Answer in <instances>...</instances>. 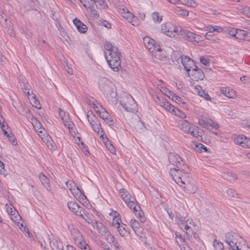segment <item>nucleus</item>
<instances>
[{
	"instance_id": "10",
	"label": "nucleus",
	"mask_w": 250,
	"mask_h": 250,
	"mask_svg": "<svg viewBox=\"0 0 250 250\" xmlns=\"http://www.w3.org/2000/svg\"><path fill=\"white\" fill-rule=\"evenodd\" d=\"M198 124L204 128L211 130L213 128L217 129L219 125L214 123L208 115H201L198 120Z\"/></svg>"
},
{
	"instance_id": "29",
	"label": "nucleus",
	"mask_w": 250,
	"mask_h": 250,
	"mask_svg": "<svg viewBox=\"0 0 250 250\" xmlns=\"http://www.w3.org/2000/svg\"><path fill=\"white\" fill-rule=\"evenodd\" d=\"M79 202L83 206L87 207L89 206V202L86 197L83 194L82 190L79 188Z\"/></svg>"
},
{
	"instance_id": "35",
	"label": "nucleus",
	"mask_w": 250,
	"mask_h": 250,
	"mask_svg": "<svg viewBox=\"0 0 250 250\" xmlns=\"http://www.w3.org/2000/svg\"><path fill=\"white\" fill-rule=\"evenodd\" d=\"M69 209L74 214L77 215L78 211V204L77 203L73 201H70L67 204Z\"/></svg>"
},
{
	"instance_id": "28",
	"label": "nucleus",
	"mask_w": 250,
	"mask_h": 250,
	"mask_svg": "<svg viewBox=\"0 0 250 250\" xmlns=\"http://www.w3.org/2000/svg\"><path fill=\"white\" fill-rule=\"evenodd\" d=\"M225 29L224 27L217 25H208L207 26V30L209 32L212 33L217 32L218 33H224Z\"/></svg>"
},
{
	"instance_id": "14",
	"label": "nucleus",
	"mask_w": 250,
	"mask_h": 250,
	"mask_svg": "<svg viewBox=\"0 0 250 250\" xmlns=\"http://www.w3.org/2000/svg\"><path fill=\"white\" fill-rule=\"evenodd\" d=\"M120 222H121L120 218L115 216L113 219L112 225L118 229V231L121 236H125L128 235L129 231L125 228V225L122 224L121 225L120 224Z\"/></svg>"
},
{
	"instance_id": "37",
	"label": "nucleus",
	"mask_w": 250,
	"mask_h": 250,
	"mask_svg": "<svg viewBox=\"0 0 250 250\" xmlns=\"http://www.w3.org/2000/svg\"><path fill=\"white\" fill-rule=\"evenodd\" d=\"M79 148H81V150L85 156H90V152L89 150V148L83 142L79 143Z\"/></svg>"
},
{
	"instance_id": "18",
	"label": "nucleus",
	"mask_w": 250,
	"mask_h": 250,
	"mask_svg": "<svg viewBox=\"0 0 250 250\" xmlns=\"http://www.w3.org/2000/svg\"><path fill=\"white\" fill-rule=\"evenodd\" d=\"M154 57L160 60H163L166 58V53L165 50H163L159 45H155L154 49L150 51Z\"/></svg>"
},
{
	"instance_id": "47",
	"label": "nucleus",
	"mask_w": 250,
	"mask_h": 250,
	"mask_svg": "<svg viewBox=\"0 0 250 250\" xmlns=\"http://www.w3.org/2000/svg\"><path fill=\"white\" fill-rule=\"evenodd\" d=\"M58 30L60 32V35L62 37L64 38V40H67V39L69 37L67 36L66 33L63 27L61 25V24L58 22Z\"/></svg>"
},
{
	"instance_id": "8",
	"label": "nucleus",
	"mask_w": 250,
	"mask_h": 250,
	"mask_svg": "<svg viewBox=\"0 0 250 250\" xmlns=\"http://www.w3.org/2000/svg\"><path fill=\"white\" fill-rule=\"evenodd\" d=\"M124 202L125 203L127 207L133 211V212L137 218H139L140 221L142 223H144L146 221V218L144 216V213L141 210L135 198L134 197V201L128 199L126 200V201Z\"/></svg>"
},
{
	"instance_id": "17",
	"label": "nucleus",
	"mask_w": 250,
	"mask_h": 250,
	"mask_svg": "<svg viewBox=\"0 0 250 250\" xmlns=\"http://www.w3.org/2000/svg\"><path fill=\"white\" fill-rule=\"evenodd\" d=\"M190 77H191V79L195 81H198L199 80H202L205 77V75L203 70L198 68L196 66L193 70L190 72Z\"/></svg>"
},
{
	"instance_id": "51",
	"label": "nucleus",
	"mask_w": 250,
	"mask_h": 250,
	"mask_svg": "<svg viewBox=\"0 0 250 250\" xmlns=\"http://www.w3.org/2000/svg\"><path fill=\"white\" fill-rule=\"evenodd\" d=\"M87 30V26L79 20V33H85Z\"/></svg>"
},
{
	"instance_id": "6",
	"label": "nucleus",
	"mask_w": 250,
	"mask_h": 250,
	"mask_svg": "<svg viewBox=\"0 0 250 250\" xmlns=\"http://www.w3.org/2000/svg\"><path fill=\"white\" fill-rule=\"evenodd\" d=\"M181 28V26H176L171 22H167L162 25L161 30L165 35L171 38H177Z\"/></svg>"
},
{
	"instance_id": "40",
	"label": "nucleus",
	"mask_w": 250,
	"mask_h": 250,
	"mask_svg": "<svg viewBox=\"0 0 250 250\" xmlns=\"http://www.w3.org/2000/svg\"><path fill=\"white\" fill-rule=\"evenodd\" d=\"M225 32H228L231 36L235 38L237 29L231 27H224Z\"/></svg>"
},
{
	"instance_id": "12",
	"label": "nucleus",
	"mask_w": 250,
	"mask_h": 250,
	"mask_svg": "<svg viewBox=\"0 0 250 250\" xmlns=\"http://www.w3.org/2000/svg\"><path fill=\"white\" fill-rule=\"evenodd\" d=\"M182 37L190 42H198L200 41V36L186 29L181 28L179 37Z\"/></svg>"
},
{
	"instance_id": "45",
	"label": "nucleus",
	"mask_w": 250,
	"mask_h": 250,
	"mask_svg": "<svg viewBox=\"0 0 250 250\" xmlns=\"http://www.w3.org/2000/svg\"><path fill=\"white\" fill-rule=\"evenodd\" d=\"M213 247L215 250H223L224 246L223 243L215 239L213 241Z\"/></svg>"
},
{
	"instance_id": "48",
	"label": "nucleus",
	"mask_w": 250,
	"mask_h": 250,
	"mask_svg": "<svg viewBox=\"0 0 250 250\" xmlns=\"http://www.w3.org/2000/svg\"><path fill=\"white\" fill-rule=\"evenodd\" d=\"M117 11L120 15H123L125 13H129V11L127 8L123 4L119 5L117 8Z\"/></svg>"
},
{
	"instance_id": "60",
	"label": "nucleus",
	"mask_w": 250,
	"mask_h": 250,
	"mask_svg": "<svg viewBox=\"0 0 250 250\" xmlns=\"http://www.w3.org/2000/svg\"><path fill=\"white\" fill-rule=\"evenodd\" d=\"M23 85L21 84V86L22 89L23 90H30V88H31L30 84L27 83V82H22Z\"/></svg>"
},
{
	"instance_id": "31",
	"label": "nucleus",
	"mask_w": 250,
	"mask_h": 250,
	"mask_svg": "<svg viewBox=\"0 0 250 250\" xmlns=\"http://www.w3.org/2000/svg\"><path fill=\"white\" fill-rule=\"evenodd\" d=\"M160 105L164 107L167 111L173 113L175 108L169 102L167 101H162L160 103Z\"/></svg>"
},
{
	"instance_id": "13",
	"label": "nucleus",
	"mask_w": 250,
	"mask_h": 250,
	"mask_svg": "<svg viewBox=\"0 0 250 250\" xmlns=\"http://www.w3.org/2000/svg\"><path fill=\"white\" fill-rule=\"evenodd\" d=\"M66 116L61 119L65 126L67 127L69 132L71 134L72 136L74 138L75 141L76 142L77 139H78V137H76L77 129L75 127L74 125L69 119V114H65Z\"/></svg>"
},
{
	"instance_id": "56",
	"label": "nucleus",
	"mask_w": 250,
	"mask_h": 250,
	"mask_svg": "<svg viewBox=\"0 0 250 250\" xmlns=\"http://www.w3.org/2000/svg\"><path fill=\"white\" fill-rule=\"evenodd\" d=\"M130 223L131 226L132 228L133 229V230L141 227L138 221H137L134 219H131L130 220Z\"/></svg>"
},
{
	"instance_id": "53",
	"label": "nucleus",
	"mask_w": 250,
	"mask_h": 250,
	"mask_svg": "<svg viewBox=\"0 0 250 250\" xmlns=\"http://www.w3.org/2000/svg\"><path fill=\"white\" fill-rule=\"evenodd\" d=\"M245 16H248V14H250V7L249 6H245L242 7L240 10V13Z\"/></svg>"
},
{
	"instance_id": "57",
	"label": "nucleus",
	"mask_w": 250,
	"mask_h": 250,
	"mask_svg": "<svg viewBox=\"0 0 250 250\" xmlns=\"http://www.w3.org/2000/svg\"><path fill=\"white\" fill-rule=\"evenodd\" d=\"M191 59L187 56H181L180 61L182 62L184 66L189 62Z\"/></svg>"
},
{
	"instance_id": "32",
	"label": "nucleus",
	"mask_w": 250,
	"mask_h": 250,
	"mask_svg": "<svg viewBox=\"0 0 250 250\" xmlns=\"http://www.w3.org/2000/svg\"><path fill=\"white\" fill-rule=\"evenodd\" d=\"M176 236V241L179 247H182V245H184L186 242V239L181 234L176 232L175 233Z\"/></svg>"
},
{
	"instance_id": "30",
	"label": "nucleus",
	"mask_w": 250,
	"mask_h": 250,
	"mask_svg": "<svg viewBox=\"0 0 250 250\" xmlns=\"http://www.w3.org/2000/svg\"><path fill=\"white\" fill-rule=\"evenodd\" d=\"M126 20L133 26H137L141 22L138 17H123Z\"/></svg>"
},
{
	"instance_id": "2",
	"label": "nucleus",
	"mask_w": 250,
	"mask_h": 250,
	"mask_svg": "<svg viewBox=\"0 0 250 250\" xmlns=\"http://www.w3.org/2000/svg\"><path fill=\"white\" fill-rule=\"evenodd\" d=\"M175 219L179 226L186 232L191 242L194 243L195 240L198 239L199 235L197 233L198 227L192 219H187L186 216L180 214H176Z\"/></svg>"
},
{
	"instance_id": "46",
	"label": "nucleus",
	"mask_w": 250,
	"mask_h": 250,
	"mask_svg": "<svg viewBox=\"0 0 250 250\" xmlns=\"http://www.w3.org/2000/svg\"><path fill=\"white\" fill-rule=\"evenodd\" d=\"M176 14L178 16H188L189 12L187 10H184L181 7H177L176 9Z\"/></svg>"
},
{
	"instance_id": "11",
	"label": "nucleus",
	"mask_w": 250,
	"mask_h": 250,
	"mask_svg": "<svg viewBox=\"0 0 250 250\" xmlns=\"http://www.w3.org/2000/svg\"><path fill=\"white\" fill-rule=\"evenodd\" d=\"M120 103L124 109L128 112L135 113L138 111L137 104L133 97L130 95L127 96L125 101H120Z\"/></svg>"
},
{
	"instance_id": "4",
	"label": "nucleus",
	"mask_w": 250,
	"mask_h": 250,
	"mask_svg": "<svg viewBox=\"0 0 250 250\" xmlns=\"http://www.w3.org/2000/svg\"><path fill=\"white\" fill-rule=\"evenodd\" d=\"M179 127L185 133L192 135L199 141L202 140V136L204 134L203 129L196 125L190 124L187 120H182L179 122Z\"/></svg>"
},
{
	"instance_id": "38",
	"label": "nucleus",
	"mask_w": 250,
	"mask_h": 250,
	"mask_svg": "<svg viewBox=\"0 0 250 250\" xmlns=\"http://www.w3.org/2000/svg\"><path fill=\"white\" fill-rule=\"evenodd\" d=\"M201 88V87L200 86H199V88L196 87V89L198 93V95L201 97H204L207 101H211V98L208 93L204 90L201 89V90H199V89Z\"/></svg>"
},
{
	"instance_id": "62",
	"label": "nucleus",
	"mask_w": 250,
	"mask_h": 250,
	"mask_svg": "<svg viewBox=\"0 0 250 250\" xmlns=\"http://www.w3.org/2000/svg\"><path fill=\"white\" fill-rule=\"evenodd\" d=\"M46 145L50 149H55L56 146L52 140H48L46 142Z\"/></svg>"
},
{
	"instance_id": "59",
	"label": "nucleus",
	"mask_w": 250,
	"mask_h": 250,
	"mask_svg": "<svg viewBox=\"0 0 250 250\" xmlns=\"http://www.w3.org/2000/svg\"><path fill=\"white\" fill-rule=\"evenodd\" d=\"M82 219L84 220L87 223L91 224V225H92L93 223L95 221L88 214L85 215V216H83V218Z\"/></svg>"
},
{
	"instance_id": "43",
	"label": "nucleus",
	"mask_w": 250,
	"mask_h": 250,
	"mask_svg": "<svg viewBox=\"0 0 250 250\" xmlns=\"http://www.w3.org/2000/svg\"><path fill=\"white\" fill-rule=\"evenodd\" d=\"M82 50H83L86 54H87V56L92 59V55L91 53V51L90 50V47L88 46V44L87 42H84L83 44H82Z\"/></svg>"
},
{
	"instance_id": "55",
	"label": "nucleus",
	"mask_w": 250,
	"mask_h": 250,
	"mask_svg": "<svg viewBox=\"0 0 250 250\" xmlns=\"http://www.w3.org/2000/svg\"><path fill=\"white\" fill-rule=\"evenodd\" d=\"M173 113H174L176 116L180 117L182 119L186 118V114L177 108H175L174 109V111H173Z\"/></svg>"
},
{
	"instance_id": "1",
	"label": "nucleus",
	"mask_w": 250,
	"mask_h": 250,
	"mask_svg": "<svg viewBox=\"0 0 250 250\" xmlns=\"http://www.w3.org/2000/svg\"><path fill=\"white\" fill-rule=\"evenodd\" d=\"M105 50L104 56L108 65L114 71L118 72L121 66V53L117 47L113 45L108 41L104 43Z\"/></svg>"
},
{
	"instance_id": "21",
	"label": "nucleus",
	"mask_w": 250,
	"mask_h": 250,
	"mask_svg": "<svg viewBox=\"0 0 250 250\" xmlns=\"http://www.w3.org/2000/svg\"><path fill=\"white\" fill-rule=\"evenodd\" d=\"M143 42L145 45L149 50L150 52L151 50L154 49V47L155 46V45H157V44H155L154 40L148 37H146L144 38Z\"/></svg>"
},
{
	"instance_id": "33",
	"label": "nucleus",
	"mask_w": 250,
	"mask_h": 250,
	"mask_svg": "<svg viewBox=\"0 0 250 250\" xmlns=\"http://www.w3.org/2000/svg\"><path fill=\"white\" fill-rule=\"evenodd\" d=\"M196 66V65H195V63L192 60L189 61V62L185 65L184 68L188 72V76L189 77H190V72H191Z\"/></svg>"
},
{
	"instance_id": "41",
	"label": "nucleus",
	"mask_w": 250,
	"mask_h": 250,
	"mask_svg": "<svg viewBox=\"0 0 250 250\" xmlns=\"http://www.w3.org/2000/svg\"><path fill=\"white\" fill-rule=\"evenodd\" d=\"M180 3L188 6L195 7L197 4L194 0H180Z\"/></svg>"
},
{
	"instance_id": "36",
	"label": "nucleus",
	"mask_w": 250,
	"mask_h": 250,
	"mask_svg": "<svg viewBox=\"0 0 250 250\" xmlns=\"http://www.w3.org/2000/svg\"><path fill=\"white\" fill-rule=\"evenodd\" d=\"M32 94H33L32 92ZM28 98L30 100V103L33 106L38 109H40L41 108L40 102L36 98V96L35 95L32 94V97H28Z\"/></svg>"
},
{
	"instance_id": "9",
	"label": "nucleus",
	"mask_w": 250,
	"mask_h": 250,
	"mask_svg": "<svg viewBox=\"0 0 250 250\" xmlns=\"http://www.w3.org/2000/svg\"><path fill=\"white\" fill-rule=\"evenodd\" d=\"M176 167L170 168L169 174L177 183V182H180L179 179L182 177L183 174H184L185 176H188L189 169L187 166Z\"/></svg>"
},
{
	"instance_id": "15",
	"label": "nucleus",
	"mask_w": 250,
	"mask_h": 250,
	"mask_svg": "<svg viewBox=\"0 0 250 250\" xmlns=\"http://www.w3.org/2000/svg\"><path fill=\"white\" fill-rule=\"evenodd\" d=\"M168 160L171 164L176 167L186 166L181 157L177 153H170Z\"/></svg>"
},
{
	"instance_id": "16",
	"label": "nucleus",
	"mask_w": 250,
	"mask_h": 250,
	"mask_svg": "<svg viewBox=\"0 0 250 250\" xmlns=\"http://www.w3.org/2000/svg\"><path fill=\"white\" fill-rule=\"evenodd\" d=\"M5 207L7 212L11 216V219L13 221L16 222L20 219H21V216L19 214V213L16 211L15 208H14L12 205H8L7 204H6Z\"/></svg>"
},
{
	"instance_id": "23",
	"label": "nucleus",
	"mask_w": 250,
	"mask_h": 250,
	"mask_svg": "<svg viewBox=\"0 0 250 250\" xmlns=\"http://www.w3.org/2000/svg\"><path fill=\"white\" fill-rule=\"evenodd\" d=\"M250 38V35L248 34L247 31L237 29L235 39L239 40H244L245 39L248 40Z\"/></svg>"
},
{
	"instance_id": "44",
	"label": "nucleus",
	"mask_w": 250,
	"mask_h": 250,
	"mask_svg": "<svg viewBox=\"0 0 250 250\" xmlns=\"http://www.w3.org/2000/svg\"><path fill=\"white\" fill-rule=\"evenodd\" d=\"M195 150L200 152H205L208 151L207 148L203 144L199 143L195 145Z\"/></svg>"
},
{
	"instance_id": "3",
	"label": "nucleus",
	"mask_w": 250,
	"mask_h": 250,
	"mask_svg": "<svg viewBox=\"0 0 250 250\" xmlns=\"http://www.w3.org/2000/svg\"><path fill=\"white\" fill-rule=\"evenodd\" d=\"M99 87L109 102L116 104L118 101L115 84L105 77L100 78L98 81Z\"/></svg>"
},
{
	"instance_id": "52",
	"label": "nucleus",
	"mask_w": 250,
	"mask_h": 250,
	"mask_svg": "<svg viewBox=\"0 0 250 250\" xmlns=\"http://www.w3.org/2000/svg\"><path fill=\"white\" fill-rule=\"evenodd\" d=\"M97 23L99 25L104 26L107 28H111V24L107 21L104 20L103 19L98 20V21H97Z\"/></svg>"
},
{
	"instance_id": "63",
	"label": "nucleus",
	"mask_w": 250,
	"mask_h": 250,
	"mask_svg": "<svg viewBox=\"0 0 250 250\" xmlns=\"http://www.w3.org/2000/svg\"><path fill=\"white\" fill-rule=\"evenodd\" d=\"M181 57V56H180L179 55L178 56L176 55V53H173L171 56V58H172L173 62H174V61L177 62L178 63L180 61Z\"/></svg>"
},
{
	"instance_id": "61",
	"label": "nucleus",
	"mask_w": 250,
	"mask_h": 250,
	"mask_svg": "<svg viewBox=\"0 0 250 250\" xmlns=\"http://www.w3.org/2000/svg\"><path fill=\"white\" fill-rule=\"evenodd\" d=\"M143 230H144V229L141 227H140L138 228L137 229H136L134 230L136 234L141 237H142Z\"/></svg>"
},
{
	"instance_id": "64",
	"label": "nucleus",
	"mask_w": 250,
	"mask_h": 250,
	"mask_svg": "<svg viewBox=\"0 0 250 250\" xmlns=\"http://www.w3.org/2000/svg\"><path fill=\"white\" fill-rule=\"evenodd\" d=\"M79 209V218H81L83 219V217L85 216V215H87V214L86 213L85 210L84 208H81L80 206Z\"/></svg>"
},
{
	"instance_id": "50",
	"label": "nucleus",
	"mask_w": 250,
	"mask_h": 250,
	"mask_svg": "<svg viewBox=\"0 0 250 250\" xmlns=\"http://www.w3.org/2000/svg\"><path fill=\"white\" fill-rule=\"evenodd\" d=\"M88 244L83 240V236H79V248L83 250V249H84L85 247L88 246Z\"/></svg>"
},
{
	"instance_id": "54",
	"label": "nucleus",
	"mask_w": 250,
	"mask_h": 250,
	"mask_svg": "<svg viewBox=\"0 0 250 250\" xmlns=\"http://www.w3.org/2000/svg\"><path fill=\"white\" fill-rule=\"evenodd\" d=\"M100 118H101L104 121L105 119H107V117H110V115L109 113L106 111L105 109L104 108V110L98 114Z\"/></svg>"
},
{
	"instance_id": "19",
	"label": "nucleus",
	"mask_w": 250,
	"mask_h": 250,
	"mask_svg": "<svg viewBox=\"0 0 250 250\" xmlns=\"http://www.w3.org/2000/svg\"><path fill=\"white\" fill-rule=\"evenodd\" d=\"M92 226L102 235H106L107 233L109 234V231L101 222L95 220Z\"/></svg>"
},
{
	"instance_id": "26",
	"label": "nucleus",
	"mask_w": 250,
	"mask_h": 250,
	"mask_svg": "<svg viewBox=\"0 0 250 250\" xmlns=\"http://www.w3.org/2000/svg\"><path fill=\"white\" fill-rule=\"evenodd\" d=\"M234 141L236 144L239 145L243 147H246L248 145H247V138L242 135H238L234 139Z\"/></svg>"
},
{
	"instance_id": "25",
	"label": "nucleus",
	"mask_w": 250,
	"mask_h": 250,
	"mask_svg": "<svg viewBox=\"0 0 250 250\" xmlns=\"http://www.w3.org/2000/svg\"><path fill=\"white\" fill-rule=\"evenodd\" d=\"M48 241L52 250H63V246L60 241L57 240L50 241V239Z\"/></svg>"
},
{
	"instance_id": "39",
	"label": "nucleus",
	"mask_w": 250,
	"mask_h": 250,
	"mask_svg": "<svg viewBox=\"0 0 250 250\" xmlns=\"http://www.w3.org/2000/svg\"><path fill=\"white\" fill-rule=\"evenodd\" d=\"M39 179L42 184L46 188L49 187V179L44 174L40 173L39 175Z\"/></svg>"
},
{
	"instance_id": "27",
	"label": "nucleus",
	"mask_w": 250,
	"mask_h": 250,
	"mask_svg": "<svg viewBox=\"0 0 250 250\" xmlns=\"http://www.w3.org/2000/svg\"><path fill=\"white\" fill-rule=\"evenodd\" d=\"M222 177L224 179L228 181L235 180L237 179V176L235 173L229 171L223 172L222 174Z\"/></svg>"
},
{
	"instance_id": "42",
	"label": "nucleus",
	"mask_w": 250,
	"mask_h": 250,
	"mask_svg": "<svg viewBox=\"0 0 250 250\" xmlns=\"http://www.w3.org/2000/svg\"><path fill=\"white\" fill-rule=\"evenodd\" d=\"M188 177V176H185L184 174H183L182 177H181V178L179 179L180 182H177V184L184 188L185 187L184 186V185H187L189 184V181L186 178Z\"/></svg>"
},
{
	"instance_id": "49",
	"label": "nucleus",
	"mask_w": 250,
	"mask_h": 250,
	"mask_svg": "<svg viewBox=\"0 0 250 250\" xmlns=\"http://www.w3.org/2000/svg\"><path fill=\"white\" fill-rule=\"evenodd\" d=\"M227 194L232 197L240 198V195L235 190L232 188H229L227 191Z\"/></svg>"
},
{
	"instance_id": "20",
	"label": "nucleus",
	"mask_w": 250,
	"mask_h": 250,
	"mask_svg": "<svg viewBox=\"0 0 250 250\" xmlns=\"http://www.w3.org/2000/svg\"><path fill=\"white\" fill-rule=\"evenodd\" d=\"M66 186L70 191L71 194L76 199H77V196L78 194V187L77 186L75 183L72 181H69L66 182Z\"/></svg>"
},
{
	"instance_id": "58",
	"label": "nucleus",
	"mask_w": 250,
	"mask_h": 250,
	"mask_svg": "<svg viewBox=\"0 0 250 250\" xmlns=\"http://www.w3.org/2000/svg\"><path fill=\"white\" fill-rule=\"evenodd\" d=\"M200 61L201 63L206 66H208L210 63V60L203 56L200 57Z\"/></svg>"
},
{
	"instance_id": "7",
	"label": "nucleus",
	"mask_w": 250,
	"mask_h": 250,
	"mask_svg": "<svg viewBox=\"0 0 250 250\" xmlns=\"http://www.w3.org/2000/svg\"><path fill=\"white\" fill-rule=\"evenodd\" d=\"M87 118L95 132L98 135H100V138H103L104 131L101 128V124L97 117L91 111L87 112Z\"/></svg>"
},
{
	"instance_id": "34",
	"label": "nucleus",
	"mask_w": 250,
	"mask_h": 250,
	"mask_svg": "<svg viewBox=\"0 0 250 250\" xmlns=\"http://www.w3.org/2000/svg\"><path fill=\"white\" fill-rule=\"evenodd\" d=\"M168 92L170 93V95H167V97H168L172 100L179 104H180L181 103L182 104H185V103L182 102V99L181 98L178 96L171 91L168 90Z\"/></svg>"
},
{
	"instance_id": "24",
	"label": "nucleus",
	"mask_w": 250,
	"mask_h": 250,
	"mask_svg": "<svg viewBox=\"0 0 250 250\" xmlns=\"http://www.w3.org/2000/svg\"><path fill=\"white\" fill-rule=\"evenodd\" d=\"M221 93L229 98H234L236 96L235 91L232 89L224 87L221 90Z\"/></svg>"
},
{
	"instance_id": "22",
	"label": "nucleus",
	"mask_w": 250,
	"mask_h": 250,
	"mask_svg": "<svg viewBox=\"0 0 250 250\" xmlns=\"http://www.w3.org/2000/svg\"><path fill=\"white\" fill-rule=\"evenodd\" d=\"M119 193L121 198L124 201H126V200L132 201L134 200V197L131 196L129 192L125 188H121L119 190Z\"/></svg>"
},
{
	"instance_id": "5",
	"label": "nucleus",
	"mask_w": 250,
	"mask_h": 250,
	"mask_svg": "<svg viewBox=\"0 0 250 250\" xmlns=\"http://www.w3.org/2000/svg\"><path fill=\"white\" fill-rule=\"evenodd\" d=\"M226 242L229 245V249L238 250L237 246L245 244V240L237 233L229 232L226 235Z\"/></svg>"
}]
</instances>
